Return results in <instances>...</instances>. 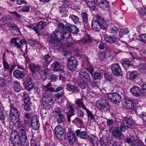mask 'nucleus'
Segmentation results:
<instances>
[{
    "label": "nucleus",
    "mask_w": 146,
    "mask_h": 146,
    "mask_svg": "<svg viewBox=\"0 0 146 146\" xmlns=\"http://www.w3.org/2000/svg\"><path fill=\"white\" fill-rule=\"evenodd\" d=\"M58 29L54 31L48 39V41L52 44H54V46H58V48H60L62 46V43L60 42L56 43V41L63 40L64 38H67L70 36L69 31L64 29L62 30L60 28L58 24Z\"/></svg>",
    "instance_id": "1"
},
{
    "label": "nucleus",
    "mask_w": 146,
    "mask_h": 146,
    "mask_svg": "<svg viewBox=\"0 0 146 146\" xmlns=\"http://www.w3.org/2000/svg\"><path fill=\"white\" fill-rule=\"evenodd\" d=\"M96 20L92 21V27L93 30L96 31H99L101 29H103L106 28V23L104 21L103 18L99 14L95 15Z\"/></svg>",
    "instance_id": "2"
},
{
    "label": "nucleus",
    "mask_w": 146,
    "mask_h": 146,
    "mask_svg": "<svg viewBox=\"0 0 146 146\" xmlns=\"http://www.w3.org/2000/svg\"><path fill=\"white\" fill-rule=\"evenodd\" d=\"M58 25L61 29L63 30L65 29V30L66 29L70 33V32L72 33L77 34L79 31V29L75 26L72 25L69 23L66 24V27L63 24L61 23H58Z\"/></svg>",
    "instance_id": "3"
},
{
    "label": "nucleus",
    "mask_w": 146,
    "mask_h": 146,
    "mask_svg": "<svg viewBox=\"0 0 146 146\" xmlns=\"http://www.w3.org/2000/svg\"><path fill=\"white\" fill-rule=\"evenodd\" d=\"M11 45L16 47L17 49L21 50L24 44H27L26 40L24 39H21L20 41L18 38H12L10 42Z\"/></svg>",
    "instance_id": "4"
},
{
    "label": "nucleus",
    "mask_w": 146,
    "mask_h": 146,
    "mask_svg": "<svg viewBox=\"0 0 146 146\" xmlns=\"http://www.w3.org/2000/svg\"><path fill=\"white\" fill-rule=\"evenodd\" d=\"M42 102L45 109H49L53 106L54 102L52 98L47 95L43 96L42 98Z\"/></svg>",
    "instance_id": "5"
},
{
    "label": "nucleus",
    "mask_w": 146,
    "mask_h": 146,
    "mask_svg": "<svg viewBox=\"0 0 146 146\" xmlns=\"http://www.w3.org/2000/svg\"><path fill=\"white\" fill-rule=\"evenodd\" d=\"M67 66L70 70L74 71L77 68L78 62L76 59L74 57H71L68 58Z\"/></svg>",
    "instance_id": "6"
},
{
    "label": "nucleus",
    "mask_w": 146,
    "mask_h": 146,
    "mask_svg": "<svg viewBox=\"0 0 146 146\" xmlns=\"http://www.w3.org/2000/svg\"><path fill=\"white\" fill-rule=\"evenodd\" d=\"M97 107L101 110L107 111L109 108L108 102L105 99L102 98L98 100L96 102Z\"/></svg>",
    "instance_id": "7"
},
{
    "label": "nucleus",
    "mask_w": 146,
    "mask_h": 146,
    "mask_svg": "<svg viewBox=\"0 0 146 146\" xmlns=\"http://www.w3.org/2000/svg\"><path fill=\"white\" fill-rule=\"evenodd\" d=\"M10 137L14 146H22L21 142L19 140L18 133L16 131H12Z\"/></svg>",
    "instance_id": "8"
},
{
    "label": "nucleus",
    "mask_w": 146,
    "mask_h": 146,
    "mask_svg": "<svg viewBox=\"0 0 146 146\" xmlns=\"http://www.w3.org/2000/svg\"><path fill=\"white\" fill-rule=\"evenodd\" d=\"M107 97L114 103L117 104L119 103L121 100V96L116 92L108 94Z\"/></svg>",
    "instance_id": "9"
},
{
    "label": "nucleus",
    "mask_w": 146,
    "mask_h": 146,
    "mask_svg": "<svg viewBox=\"0 0 146 146\" xmlns=\"http://www.w3.org/2000/svg\"><path fill=\"white\" fill-rule=\"evenodd\" d=\"M67 138L68 143L71 145L77 142V139L74 132L71 131L67 133Z\"/></svg>",
    "instance_id": "10"
},
{
    "label": "nucleus",
    "mask_w": 146,
    "mask_h": 146,
    "mask_svg": "<svg viewBox=\"0 0 146 146\" xmlns=\"http://www.w3.org/2000/svg\"><path fill=\"white\" fill-rule=\"evenodd\" d=\"M23 96L22 98L25 103L24 109L27 111H28L31 110L30 107L31 103L29 95L27 93H23Z\"/></svg>",
    "instance_id": "11"
},
{
    "label": "nucleus",
    "mask_w": 146,
    "mask_h": 146,
    "mask_svg": "<svg viewBox=\"0 0 146 146\" xmlns=\"http://www.w3.org/2000/svg\"><path fill=\"white\" fill-rule=\"evenodd\" d=\"M111 69L112 73L117 76L122 75L121 68L120 66L117 64H114L111 65Z\"/></svg>",
    "instance_id": "12"
},
{
    "label": "nucleus",
    "mask_w": 146,
    "mask_h": 146,
    "mask_svg": "<svg viewBox=\"0 0 146 146\" xmlns=\"http://www.w3.org/2000/svg\"><path fill=\"white\" fill-rule=\"evenodd\" d=\"M19 115H9V119L14 125L16 127H18L22 125L21 121H19Z\"/></svg>",
    "instance_id": "13"
},
{
    "label": "nucleus",
    "mask_w": 146,
    "mask_h": 146,
    "mask_svg": "<svg viewBox=\"0 0 146 146\" xmlns=\"http://www.w3.org/2000/svg\"><path fill=\"white\" fill-rule=\"evenodd\" d=\"M132 94L136 97H139L143 94L141 89L136 86H134L130 89Z\"/></svg>",
    "instance_id": "14"
},
{
    "label": "nucleus",
    "mask_w": 146,
    "mask_h": 146,
    "mask_svg": "<svg viewBox=\"0 0 146 146\" xmlns=\"http://www.w3.org/2000/svg\"><path fill=\"white\" fill-rule=\"evenodd\" d=\"M109 131L110 132H111L112 135L115 137L118 138L121 135L122 133L119 130V127H115L112 126L110 127Z\"/></svg>",
    "instance_id": "15"
},
{
    "label": "nucleus",
    "mask_w": 146,
    "mask_h": 146,
    "mask_svg": "<svg viewBox=\"0 0 146 146\" xmlns=\"http://www.w3.org/2000/svg\"><path fill=\"white\" fill-rule=\"evenodd\" d=\"M56 137L58 139L62 138L64 134V129L60 125L56 126L54 129Z\"/></svg>",
    "instance_id": "16"
},
{
    "label": "nucleus",
    "mask_w": 146,
    "mask_h": 146,
    "mask_svg": "<svg viewBox=\"0 0 146 146\" xmlns=\"http://www.w3.org/2000/svg\"><path fill=\"white\" fill-rule=\"evenodd\" d=\"M122 121L123 124L128 128L132 129L134 127V121L131 118L125 117Z\"/></svg>",
    "instance_id": "17"
},
{
    "label": "nucleus",
    "mask_w": 146,
    "mask_h": 146,
    "mask_svg": "<svg viewBox=\"0 0 146 146\" xmlns=\"http://www.w3.org/2000/svg\"><path fill=\"white\" fill-rule=\"evenodd\" d=\"M96 2L98 6L102 9L106 10L109 8V2L106 0H96Z\"/></svg>",
    "instance_id": "18"
},
{
    "label": "nucleus",
    "mask_w": 146,
    "mask_h": 146,
    "mask_svg": "<svg viewBox=\"0 0 146 146\" xmlns=\"http://www.w3.org/2000/svg\"><path fill=\"white\" fill-rule=\"evenodd\" d=\"M31 127L33 130H36L38 129L40 127V123L38 119L36 116L32 117Z\"/></svg>",
    "instance_id": "19"
},
{
    "label": "nucleus",
    "mask_w": 146,
    "mask_h": 146,
    "mask_svg": "<svg viewBox=\"0 0 146 146\" xmlns=\"http://www.w3.org/2000/svg\"><path fill=\"white\" fill-rule=\"evenodd\" d=\"M102 36L106 42L111 44L114 43L116 41V38L113 35L112 36L109 35L105 33H103Z\"/></svg>",
    "instance_id": "20"
},
{
    "label": "nucleus",
    "mask_w": 146,
    "mask_h": 146,
    "mask_svg": "<svg viewBox=\"0 0 146 146\" xmlns=\"http://www.w3.org/2000/svg\"><path fill=\"white\" fill-rule=\"evenodd\" d=\"M59 9V12L62 17L68 16L69 8L67 5H62L60 7Z\"/></svg>",
    "instance_id": "21"
},
{
    "label": "nucleus",
    "mask_w": 146,
    "mask_h": 146,
    "mask_svg": "<svg viewBox=\"0 0 146 146\" xmlns=\"http://www.w3.org/2000/svg\"><path fill=\"white\" fill-rule=\"evenodd\" d=\"M44 60L42 64L43 66L46 68L52 61L51 57L48 54L45 55L43 58Z\"/></svg>",
    "instance_id": "22"
},
{
    "label": "nucleus",
    "mask_w": 146,
    "mask_h": 146,
    "mask_svg": "<svg viewBox=\"0 0 146 146\" xmlns=\"http://www.w3.org/2000/svg\"><path fill=\"white\" fill-rule=\"evenodd\" d=\"M77 137L84 139H87L88 137V134L85 131H81L80 129H77L75 131Z\"/></svg>",
    "instance_id": "23"
},
{
    "label": "nucleus",
    "mask_w": 146,
    "mask_h": 146,
    "mask_svg": "<svg viewBox=\"0 0 146 146\" xmlns=\"http://www.w3.org/2000/svg\"><path fill=\"white\" fill-rule=\"evenodd\" d=\"M29 68L32 72L35 73L40 70L41 66L38 64H31L29 65Z\"/></svg>",
    "instance_id": "24"
},
{
    "label": "nucleus",
    "mask_w": 146,
    "mask_h": 146,
    "mask_svg": "<svg viewBox=\"0 0 146 146\" xmlns=\"http://www.w3.org/2000/svg\"><path fill=\"white\" fill-rule=\"evenodd\" d=\"M25 86L26 89L29 91H31L34 88L31 78H27Z\"/></svg>",
    "instance_id": "25"
},
{
    "label": "nucleus",
    "mask_w": 146,
    "mask_h": 146,
    "mask_svg": "<svg viewBox=\"0 0 146 146\" xmlns=\"http://www.w3.org/2000/svg\"><path fill=\"white\" fill-rule=\"evenodd\" d=\"M19 140L22 142V144L24 146H29V141L27 139L26 135H19Z\"/></svg>",
    "instance_id": "26"
},
{
    "label": "nucleus",
    "mask_w": 146,
    "mask_h": 146,
    "mask_svg": "<svg viewBox=\"0 0 146 146\" xmlns=\"http://www.w3.org/2000/svg\"><path fill=\"white\" fill-rule=\"evenodd\" d=\"M13 75L14 76L18 79H21L25 77L24 73L21 71L17 70L13 72Z\"/></svg>",
    "instance_id": "27"
},
{
    "label": "nucleus",
    "mask_w": 146,
    "mask_h": 146,
    "mask_svg": "<svg viewBox=\"0 0 146 146\" xmlns=\"http://www.w3.org/2000/svg\"><path fill=\"white\" fill-rule=\"evenodd\" d=\"M85 2L88 7L92 10L95 9L96 7V4L94 0H85Z\"/></svg>",
    "instance_id": "28"
},
{
    "label": "nucleus",
    "mask_w": 146,
    "mask_h": 146,
    "mask_svg": "<svg viewBox=\"0 0 146 146\" xmlns=\"http://www.w3.org/2000/svg\"><path fill=\"white\" fill-rule=\"evenodd\" d=\"M46 23L44 21L39 22L34 28V30L37 32L38 30H42L45 27Z\"/></svg>",
    "instance_id": "29"
},
{
    "label": "nucleus",
    "mask_w": 146,
    "mask_h": 146,
    "mask_svg": "<svg viewBox=\"0 0 146 146\" xmlns=\"http://www.w3.org/2000/svg\"><path fill=\"white\" fill-rule=\"evenodd\" d=\"M124 105L125 106L126 108L129 109H133L134 108L133 103L131 100H126Z\"/></svg>",
    "instance_id": "30"
},
{
    "label": "nucleus",
    "mask_w": 146,
    "mask_h": 146,
    "mask_svg": "<svg viewBox=\"0 0 146 146\" xmlns=\"http://www.w3.org/2000/svg\"><path fill=\"white\" fill-rule=\"evenodd\" d=\"M69 108L70 109L69 110L66 114L68 121L70 122L71 121V117L74 115L73 113L74 111L72 106H70Z\"/></svg>",
    "instance_id": "31"
},
{
    "label": "nucleus",
    "mask_w": 146,
    "mask_h": 146,
    "mask_svg": "<svg viewBox=\"0 0 146 146\" xmlns=\"http://www.w3.org/2000/svg\"><path fill=\"white\" fill-rule=\"evenodd\" d=\"M139 75L138 72L136 71H133L129 72V79L133 81Z\"/></svg>",
    "instance_id": "32"
},
{
    "label": "nucleus",
    "mask_w": 146,
    "mask_h": 146,
    "mask_svg": "<svg viewBox=\"0 0 146 146\" xmlns=\"http://www.w3.org/2000/svg\"><path fill=\"white\" fill-rule=\"evenodd\" d=\"M51 86V83L50 82L48 83L46 86L42 85V88L46 91H49L51 92H55L54 88L53 87H50Z\"/></svg>",
    "instance_id": "33"
},
{
    "label": "nucleus",
    "mask_w": 146,
    "mask_h": 146,
    "mask_svg": "<svg viewBox=\"0 0 146 146\" xmlns=\"http://www.w3.org/2000/svg\"><path fill=\"white\" fill-rule=\"evenodd\" d=\"M52 67L54 71H58L61 70L60 63L58 62L55 61L52 64Z\"/></svg>",
    "instance_id": "34"
},
{
    "label": "nucleus",
    "mask_w": 146,
    "mask_h": 146,
    "mask_svg": "<svg viewBox=\"0 0 146 146\" xmlns=\"http://www.w3.org/2000/svg\"><path fill=\"white\" fill-rule=\"evenodd\" d=\"M14 86V90L17 92H20L22 89L20 83L17 82H15Z\"/></svg>",
    "instance_id": "35"
},
{
    "label": "nucleus",
    "mask_w": 146,
    "mask_h": 146,
    "mask_svg": "<svg viewBox=\"0 0 146 146\" xmlns=\"http://www.w3.org/2000/svg\"><path fill=\"white\" fill-rule=\"evenodd\" d=\"M10 29L15 35H19L21 33L20 30L17 26H11L10 27Z\"/></svg>",
    "instance_id": "36"
},
{
    "label": "nucleus",
    "mask_w": 146,
    "mask_h": 146,
    "mask_svg": "<svg viewBox=\"0 0 146 146\" xmlns=\"http://www.w3.org/2000/svg\"><path fill=\"white\" fill-rule=\"evenodd\" d=\"M4 55L3 56V64L4 68V70H7L9 69L10 65L7 62L6 60L5 59V56Z\"/></svg>",
    "instance_id": "37"
},
{
    "label": "nucleus",
    "mask_w": 146,
    "mask_h": 146,
    "mask_svg": "<svg viewBox=\"0 0 146 146\" xmlns=\"http://www.w3.org/2000/svg\"><path fill=\"white\" fill-rule=\"evenodd\" d=\"M81 72L82 73H81V72H80V76L81 78L84 80L89 79V78L90 76L87 73L84 71L83 72Z\"/></svg>",
    "instance_id": "38"
},
{
    "label": "nucleus",
    "mask_w": 146,
    "mask_h": 146,
    "mask_svg": "<svg viewBox=\"0 0 146 146\" xmlns=\"http://www.w3.org/2000/svg\"><path fill=\"white\" fill-rule=\"evenodd\" d=\"M11 110L10 111V114L9 115H19L17 109L15 107H13V106H10Z\"/></svg>",
    "instance_id": "39"
},
{
    "label": "nucleus",
    "mask_w": 146,
    "mask_h": 146,
    "mask_svg": "<svg viewBox=\"0 0 146 146\" xmlns=\"http://www.w3.org/2000/svg\"><path fill=\"white\" fill-rule=\"evenodd\" d=\"M58 116V118L56 120L58 124L62 123L65 120V118L64 116L62 114H60L57 115Z\"/></svg>",
    "instance_id": "40"
},
{
    "label": "nucleus",
    "mask_w": 146,
    "mask_h": 146,
    "mask_svg": "<svg viewBox=\"0 0 146 146\" xmlns=\"http://www.w3.org/2000/svg\"><path fill=\"white\" fill-rule=\"evenodd\" d=\"M123 66L125 69H127L129 66H132V64L131 62L128 60H125L123 62Z\"/></svg>",
    "instance_id": "41"
},
{
    "label": "nucleus",
    "mask_w": 146,
    "mask_h": 146,
    "mask_svg": "<svg viewBox=\"0 0 146 146\" xmlns=\"http://www.w3.org/2000/svg\"><path fill=\"white\" fill-rule=\"evenodd\" d=\"M129 31L127 28L122 29L120 30L119 33V36L120 37H123V36L125 34L128 33Z\"/></svg>",
    "instance_id": "42"
},
{
    "label": "nucleus",
    "mask_w": 146,
    "mask_h": 146,
    "mask_svg": "<svg viewBox=\"0 0 146 146\" xmlns=\"http://www.w3.org/2000/svg\"><path fill=\"white\" fill-rule=\"evenodd\" d=\"M76 103L79 107L82 108L84 110L86 108L84 103L82 102L81 99H78L76 100Z\"/></svg>",
    "instance_id": "43"
},
{
    "label": "nucleus",
    "mask_w": 146,
    "mask_h": 146,
    "mask_svg": "<svg viewBox=\"0 0 146 146\" xmlns=\"http://www.w3.org/2000/svg\"><path fill=\"white\" fill-rule=\"evenodd\" d=\"M69 18L75 24H76L79 21V18L77 16L73 14L70 15Z\"/></svg>",
    "instance_id": "44"
},
{
    "label": "nucleus",
    "mask_w": 146,
    "mask_h": 146,
    "mask_svg": "<svg viewBox=\"0 0 146 146\" xmlns=\"http://www.w3.org/2000/svg\"><path fill=\"white\" fill-rule=\"evenodd\" d=\"M81 16L84 22L86 24H88V15L86 13L84 12L81 14Z\"/></svg>",
    "instance_id": "45"
},
{
    "label": "nucleus",
    "mask_w": 146,
    "mask_h": 146,
    "mask_svg": "<svg viewBox=\"0 0 146 146\" xmlns=\"http://www.w3.org/2000/svg\"><path fill=\"white\" fill-rule=\"evenodd\" d=\"M19 133L20 135H26V128L25 126H19Z\"/></svg>",
    "instance_id": "46"
},
{
    "label": "nucleus",
    "mask_w": 146,
    "mask_h": 146,
    "mask_svg": "<svg viewBox=\"0 0 146 146\" xmlns=\"http://www.w3.org/2000/svg\"><path fill=\"white\" fill-rule=\"evenodd\" d=\"M86 69L92 75L93 72L94 71L93 68L91 64L88 63L87 65Z\"/></svg>",
    "instance_id": "47"
},
{
    "label": "nucleus",
    "mask_w": 146,
    "mask_h": 146,
    "mask_svg": "<svg viewBox=\"0 0 146 146\" xmlns=\"http://www.w3.org/2000/svg\"><path fill=\"white\" fill-rule=\"evenodd\" d=\"M72 122L76 124L78 123L79 125H80L83 124V122L82 120L77 117L75 118L72 121Z\"/></svg>",
    "instance_id": "48"
},
{
    "label": "nucleus",
    "mask_w": 146,
    "mask_h": 146,
    "mask_svg": "<svg viewBox=\"0 0 146 146\" xmlns=\"http://www.w3.org/2000/svg\"><path fill=\"white\" fill-rule=\"evenodd\" d=\"M139 40L146 43V34L140 35L139 37Z\"/></svg>",
    "instance_id": "49"
},
{
    "label": "nucleus",
    "mask_w": 146,
    "mask_h": 146,
    "mask_svg": "<svg viewBox=\"0 0 146 146\" xmlns=\"http://www.w3.org/2000/svg\"><path fill=\"white\" fill-rule=\"evenodd\" d=\"M138 11L140 15H144L146 14V11L144 7H139Z\"/></svg>",
    "instance_id": "50"
},
{
    "label": "nucleus",
    "mask_w": 146,
    "mask_h": 146,
    "mask_svg": "<svg viewBox=\"0 0 146 146\" xmlns=\"http://www.w3.org/2000/svg\"><path fill=\"white\" fill-rule=\"evenodd\" d=\"M92 76H93L95 80L100 79L102 77L101 74L99 72L94 73V75Z\"/></svg>",
    "instance_id": "51"
},
{
    "label": "nucleus",
    "mask_w": 146,
    "mask_h": 146,
    "mask_svg": "<svg viewBox=\"0 0 146 146\" xmlns=\"http://www.w3.org/2000/svg\"><path fill=\"white\" fill-rule=\"evenodd\" d=\"M84 110H86L87 112L88 117H90L91 119H93L94 118V116L92 113L86 108Z\"/></svg>",
    "instance_id": "52"
},
{
    "label": "nucleus",
    "mask_w": 146,
    "mask_h": 146,
    "mask_svg": "<svg viewBox=\"0 0 146 146\" xmlns=\"http://www.w3.org/2000/svg\"><path fill=\"white\" fill-rule=\"evenodd\" d=\"M115 44L116 45H117V46H119L120 47H121L123 48H126L127 47V44L125 42H124L123 41H122L121 43H120L119 44L117 42Z\"/></svg>",
    "instance_id": "53"
},
{
    "label": "nucleus",
    "mask_w": 146,
    "mask_h": 146,
    "mask_svg": "<svg viewBox=\"0 0 146 146\" xmlns=\"http://www.w3.org/2000/svg\"><path fill=\"white\" fill-rule=\"evenodd\" d=\"M110 142L112 146H119V145L118 144H119V142H117L112 139L110 140Z\"/></svg>",
    "instance_id": "54"
},
{
    "label": "nucleus",
    "mask_w": 146,
    "mask_h": 146,
    "mask_svg": "<svg viewBox=\"0 0 146 146\" xmlns=\"http://www.w3.org/2000/svg\"><path fill=\"white\" fill-rule=\"evenodd\" d=\"M111 33L113 34V35L114 36L117 33V28L116 27H114L111 28Z\"/></svg>",
    "instance_id": "55"
},
{
    "label": "nucleus",
    "mask_w": 146,
    "mask_h": 146,
    "mask_svg": "<svg viewBox=\"0 0 146 146\" xmlns=\"http://www.w3.org/2000/svg\"><path fill=\"white\" fill-rule=\"evenodd\" d=\"M70 91H72L74 94H76L79 92V89L77 87L74 86V88Z\"/></svg>",
    "instance_id": "56"
},
{
    "label": "nucleus",
    "mask_w": 146,
    "mask_h": 146,
    "mask_svg": "<svg viewBox=\"0 0 146 146\" xmlns=\"http://www.w3.org/2000/svg\"><path fill=\"white\" fill-rule=\"evenodd\" d=\"M91 85L93 87H96L98 86L97 83L95 80L92 81L88 79Z\"/></svg>",
    "instance_id": "57"
},
{
    "label": "nucleus",
    "mask_w": 146,
    "mask_h": 146,
    "mask_svg": "<svg viewBox=\"0 0 146 146\" xmlns=\"http://www.w3.org/2000/svg\"><path fill=\"white\" fill-rule=\"evenodd\" d=\"M142 89L143 92V95L146 96V84H142L141 87Z\"/></svg>",
    "instance_id": "58"
},
{
    "label": "nucleus",
    "mask_w": 146,
    "mask_h": 146,
    "mask_svg": "<svg viewBox=\"0 0 146 146\" xmlns=\"http://www.w3.org/2000/svg\"><path fill=\"white\" fill-rule=\"evenodd\" d=\"M74 86L71 83H68L66 84V89L69 91H70L74 88Z\"/></svg>",
    "instance_id": "59"
},
{
    "label": "nucleus",
    "mask_w": 146,
    "mask_h": 146,
    "mask_svg": "<svg viewBox=\"0 0 146 146\" xmlns=\"http://www.w3.org/2000/svg\"><path fill=\"white\" fill-rule=\"evenodd\" d=\"M77 115L78 117H83L84 115V112L81 110L79 109L77 110Z\"/></svg>",
    "instance_id": "60"
},
{
    "label": "nucleus",
    "mask_w": 146,
    "mask_h": 146,
    "mask_svg": "<svg viewBox=\"0 0 146 146\" xmlns=\"http://www.w3.org/2000/svg\"><path fill=\"white\" fill-rule=\"evenodd\" d=\"M84 42H89L91 40L90 36L88 35H86L84 38Z\"/></svg>",
    "instance_id": "61"
},
{
    "label": "nucleus",
    "mask_w": 146,
    "mask_h": 146,
    "mask_svg": "<svg viewBox=\"0 0 146 146\" xmlns=\"http://www.w3.org/2000/svg\"><path fill=\"white\" fill-rule=\"evenodd\" d=\"M17 3L18 5H20L23 4H27V2L25 0H17Z\"/></svg>",
    "instance_id": "62"
},
{
    "label": "nucleus",
    "mask_w": 146,
    "mask_h": 146,
    "mask_svg": "<svg viewBox=\"0 0 146 146\" xmlns=\"http://www.w3.org/2000/svg\"><path fill=\"white\" fill-rule=\"evenodd\" d=\"M30 7L29 6L23 7L21 9V11L23 12H28L29 11Z\"/></svg>",
    "instance_id": "63"
},
{
    "label": "nucleus",
    "mask_w": 146,
    "mask_h": 146,
    "mask_svg": "<svg viewBox=\"0 0 146 146\" xmlns=\"http://www.w3.org/2000/svg\"><path fill=\"white\" fill-rule=\"evenodd\" d=\"M100 143L101 146H107L108 144V142L106 141L104 142V141L102 139L100 140Z\"/></svg>",
    "instance_id": "64"
}]
</instances>
